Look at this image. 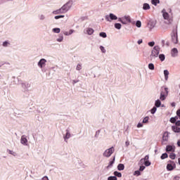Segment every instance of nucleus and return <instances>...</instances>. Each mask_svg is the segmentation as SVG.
Instances as JSON below:
<instances>
[{
  "label": "nucleus",
  "mask_w": 180,
  "mask_h": 180,
  "mask_svg": "<svg viewBox=\"0 0 180 180\" xmlns=\"http://www.w3.org/2000/svg\"><path fill=\"white\" fill-rule=\"evenodd\" d=\"M82 70V63H78L76 66L77 71H81Z\"/></svg>",
  "instance_id": "obj_27"
},
{
  "label": "nucleus",
  "mask_w": 180,
  "mask_h": 180,
  "mask_svg": "<svg viewBox=\"0 0 180 180\" xmlns=\"http://www.w3.org/2000/svg\"><path fill=\"white\" fill-rule=\"evenodd\" d=\"M20 143L23 146H27V139L26 138V136L23 135L21 136Z\"/></svg>",
  "instance_id": "obj_10"
},
{
  "label": "nucleus",
  "mask_w": 180,
  "mask_h": 180,
  "mask_svg": "<svg viewBox=\"0 0 180 180\" xmlns=\"http://www.w3.org/2000/svg\"><path fill=\"white\" fill-rule=\"evenodd\" d=\"M167 169L168 171H172L174 169V167L171 164H168L167 166Z\"/></svg>",
  "instance_id": "obj_33"
},
{
  "label": "nucleus",
  "mask_w": 180,
  "mask_h": 180,
  "mask_svg": "<svg viewBox=\"0 0 180 180\" xmlns=\"http://www.w3.org/2000/svg\"><path fill=\"white\" fill-rule=\"evenodd\" d=\"M100 50L101 51V53H106V49H105V47H103V46H100Z\"/></svg>",
  "instance_id": "obj_45"
},
{
  "label": "nucleus",
  "mask_w": 180,
  "mask_h": 180,
  "mask_svg": "<svg viewBox=\"0 0 180 180\" xmlns=\"http://www.w3.org/2000/svg\"><path fill=\"white\" fill-rule=\"evenodd\" d=\"M99 36L103 37V39L107 37L106 32H100Z\"/></svg>",
  "instance_id": "obj_41"
},
{
  "label": "nucleus",
  "mask_w": 180,
  "mask_h": 180,
  "mask_svg": "<svg viewBox=\"0 0 180 180\" xmlns=\"http://www.w3.org/2000/svg\"><path fill=\"white\" fill-rule=\"evenodd\" d=\"M159 58H160V61H164V60H165V55L160 54L159 55Z\"/></svg>",
  "instance_id": "obj_36"
},
{
  "label": "nucleus",
  "mask_w": 180,
  "mask_h": 180,
  "mask_svg": "<svg viewBox=\"0 0 180 180\" xmlns=\"http://www.w3.org/2000/svg\"><path fill=\"white\" fill-rule=\"evenodd\" d=\"M161 160H165V158H168V154L167 153H163L161 157H160Z\"/></svg>",
  "instance_id": "obj_38"
},
{
  "label": "nucleus",
  "mask_w": 180,
  "mask_h": 180,
  "mask_svg": "<svg viewBox=\"0 0 180 180\" xmlns=\"http://www.w3.org/2000/svg\"><path fill=\"white\" fill-rule=\"evenodd\" d=\"M108 180H117V177H116V176H109Z\"/></svg>",
  "instance_id": "obj_49"
},
{
  "label": "nucleus",
  "mask_w": 180,
  "mask_h": 180,
  "mask_svg": "<svg viewBox=\"0 0 180 180\" xmlns=\"http://www.w3.org/2000/svg\"><path fill=\"white\" fill-rule=\"evenodd\" d=\"M20 85H21V88H22L24 91H27V88H30V84H29V83L27 82H21Z\"/></svg>",
  "instance_id": "obj_9"
},
{
  "label": "nucleus",
  "mask_w": 180,
  "mask_h": 180,
  "mask_svg": "<svg viewBox=\"0 0 180 180\" xmlns=\"http://www.w3.org/2000/svg\"><path fill=\"white\" fill-rule=\"evenodd\" d=\"M150 158V157L148 156V155H146L144 158H142L140 160V162H144L146 161H148V159Z\"/></svg>",
  "instance_id": "obj_30"
},
{
  "label": "nucleus",
  "mask_w": 180,
  "mask_h": 180,
  "mask_svg": "<svg viewBox=\"0 0 180 180\" xmlns=\"http://www.w3.org/2000/svg\"><path fill=\"white\" fill-rule=\"evenodd\" d=\"M66 134L63 135V139L65 143L69 140V139H71V131H70V129H67L65 130Z\"/></svg>",
  "instance_id": "obj_7"
},
{
  "label": "nucleus",
  "mask_w": 180,
  "mask_h": 180,
  "mask_svg": "<svg viewBox=\"0 0 180 180\" xmlns=\"http://www.w3.org/2000/svg\"><path fill=\"white\" fill-rule=\"evenodd\" d=\"M157 112V107H153L151 110H150V112L152 115H154V113H155Z\"/></svg>",
  "instance_id": "obj_42"
},
{
  "label": "nucleus",
  "mask_w": 180,
  "mask_h": 180,
  "mask_svg": "<svg viewBox=\"0 0 180 180\" xmlns=\"http://www.w3.org/2000/svg\"><path fill=\"white\" fill-rule=\"evenodd\" d=\"M176 115L179 116V118L180 119V109L176 111Z\"/></svg>",
  "instance_id": "obj_56"
},
{
  "label": "nucleus",
  "mask_w": 180,
  "mask_h": 180,
  "mask_svg": "<svg viewBox=\"0 0 180 180\" xmlns=\"http://www.w3.org/2000/svg\"><path fill=\"white\" fill-rule=\"evenodd\" d=\"M143 11H148V9H150V4L147 3L143 4Z\"/></svg>",
  "instance_id": "obj_20"
},
{
  "label": "nucleus",
  "mask_w": 180,
  "mask_h": 180,
  "mask_svg": "<svg viewBox=\"0 0 180 180\" xmlns=\"http://www.w3.org/2000/svg\"><path fill=\"white\" fill-rule=\"evenodd\" d=\"M175 157H176V155L174 153H170L169 158H171V160H175Z\"/></svg>",
  "instance_id": "obj_47"
},
{
  "label": "nucleus",
  "mask_w": 180,
  "mask_h": 180,
  "mask_svg": "<svg viewBox=\"0 0 180 180\" xmlns=\"http://www.w3.org/2000/svg\"><path fill=\"white\" fill-rule=\"evenodd\" d=\"M168 139H169V134H168V132L166 131L163 134L162 141H168Z\"/></svg>",
  "instance_id": "obj_14"
},
{
  "label": "nucleus",
  "mask_w": 180,
  "mask_h": 180,
  "mask_svg": "<svg viewBox=\"0 0 180 180\" xmlns=\"http://www.w3.org/2000/svg\"><path fill=\"white\" fill-rule=\"evenodd\" d=\"M118 171H123L124 169V165L123 164H119L117 166Z\"/></svg>",
  "instance_id": "obj_25"
},
{
  "label": "nucleus",
  "mask_w": 180,
  "mask_h": 180,
  "mask_svg": "<svg viewBox=\"0 0 180 180\" xmlns=\"http://www.w3.org/2000/svg\"><path fill=\"white\" fill-rule=\"evenodd\" d=\"M52 13H53V15H60V14H61V13H64V11H63V8H60L56 10V11H53L52 12Z\"/></svg>",
  "instance_id": "obj_16"
},
{
  "label": "nucleus",
  "mask_w": 180,
  "mask_h": 180,
  "mask_svg": "<svg viewBox=\"0 0 180 180\" xmlns=\"http://www.w3.org/2000/svg\"><path fill=\"white\" fill-rule=\"evenodd\" d=\"M162 47H164V44H165V40H162Z\"/></svg>",
  "instance_id": "obj_59"
},
{
  "label": "nucleus",
  "mask_w": 180,
  "mask_h": 180,
  "mask_svg": "<svg viewBox=\"0 0 180 180\" xmlns=\"http://www.w3.org/2000/svg\"><path fill=\"white\" fill-rule=\"evenodd\" d=\"M164 90L165 91H162L160 92V101H165V99H167V96H168V88L165 87Z\"/></svg>",
  "instance_id": "obj_5"
},
{
  "label": "nucleus",
  "mask_w": 180,
  "mask_h": 180,
  "mask_svg": "<svg viewBox=\"0 0 180 180\" xmlns=\"http://www.w3.org/2000/svg\"><path fill=\"white\" fill-rule=\"evenodd\" d=\"M113 164H115V157H114L112 161H110V162H109V165H108V166L107 167V168H110V167H112V166L113 165Z\"/></svg>",
  "instance_id": "obj_39"
},
{
  "label": "nucleus",
  "mask_w": 180,
  "mask_h": 180,
  "mask_svg": "<svg viewBox=\"0 0 180 180\" xmlns=\"http://www.w3.org/2000/svg\"><path fill=\"white\" fill-rule=\"evenodd\" d=\"M52 32H53V33H60V32H61V30L60 28H53L52 30Z\"/></svg>",
  "instance_id": "obj_35"
},
{
  "label": "nucleus",
  "mask_w": 180,
  "mask_h": 180,
  "mask_svg": "<svg viewBox=\"0 0 180 180\" xmlns=\"http://www.w3.org/2000/svg\"><path fill=\"white\" fill-rule=\"evenodd\" d=\"M8 154H11V155H13V157H16V153L11 150H7Z\"/></svg>",
  "instance_id": "obj_34"
},
{
  "label": "nucleus",
  "mask_w": 180,
  "mask_h": 180,
  "mask_svg": "<svg viewBox=\"0 0 180 180\" xmlns=\"http://www.w3.org/2000/svg\"><path fill=\"white\" fill-rule=\"evenodd\" d=\"M94 29L92 28H86V30L84 31V33H86V34H89L91 36V34H94Z\"/></svg>",
  "instance_id": "obj_15"
},
{
  "label": "nucleus",
  "mask_w": 180,
  "mask_h": 180,
  "mask_svg": "<svg viewBox=\"0 0 180 180\" xmlns=\"http://www.w3.org/2000/svg\"><path fill=\"white\" fill-rule=\"evenodd\" d=\"M176 126H180V121H176Z\"/></svg>",
  "instance_id": "obj_57"
},
{
  "label": "nucleus",
  "mask_w": 180,
  "mask_h": 180,
  "mask_svg": "<svg viewBox=\"0 0 180 180\" xmlns=\"http://www.w3.org/2000/svg\"><path fill=\"white\" fill-rule=\"evenodd\" d=\"M134 175L135 176H139V175H141V173L140 172V170H136L134 172Z\"/></svg>",
  "instance_id": "obj_40"
},
{
  "label": "nucleus",
  "mask_w": 180,
  "mask_h": 180,
  "mask_svg": "<svg viewBox=\"0 0 180 180\" xmlns=\"http://www.w3.org/2000/svg\"><path fill=\"white\" fill-rule=\"evenodd\" d=\"M172 106H173V107L175 106V103H172Z\"/></svg>",
  "instance_id": "obj_63"
},
{
  "label": "nucleus",
  "mask_w": 180,
  "mask_h": 180,
  "mask_svg": "<svg viewBox=\"0 0 180 180\" xmlns=\"http://www.w3.org/2000/svg\"><path fill=\"white\" fill-rule=\"evenodd\" d=\"M160 50H161V48H160L159 46H155L153 47L150 55V60H155L158 58V56H160Z\"/></svg>",
  "instance_id": "obj_1"
},
{
  "label": "nucleus",
  "mask_w": 180,
  "mask_h": 180,
  "mask_svg": "<svg viewBox=\"0 0 180 180\" xmlns=\"http://www.w3.org/2000/svg\"><path fill=\"white\" fill-rule=\"evenodd\" d=\"M151 4L152 5H155V6H157V4H160V0H152Z\"/></svg>",
  "instance_id": "obj_31"
},
{
  "label": "nucleus",
  "mask_w": 180,
  "mask_h": 180,
  "mask_svg": "<svg viewBox=\"0 0 180 180\" xmlns=\"http://www.w3.org/2000/svg\"><path fill=\"white\" fill-rule=\"evenodd\" d=\"M115 153V147L112 146L111 148L106 149L103 153V157H105L106 158H109L112 154Z\"/></svg>",
  "instance_id": "obj_3"
},
{
  "label": "nucleus",
  "mask_w": 180,
  "mask_h": 180,
  "mask_svg": "<svg viewBox=\"0 0 180 180\" xmlns=\"http://www.w3.org/2000/svg\"><path fill=\"white\" fill-rule=\"evenodd\" d=\"M123 20H124L126 25H127V23H131V18H130L129 15L124 16Z\"/></svg>",
  "instance_id": "obj_12"
},
{
  "label": "nucleus",
  "mask_w": 180,
  "mask_h": 180,
  "mask_svg": "<svg viewBox=\"0 0 180 180\" xmlns=\"http://www.w3.org/2000/svg\"><path fill=\"white\" fill-rule=\"evenodd\" d=\"M149 27H150V29H154V27H155V22H154V21L150 22Z\"/></svg>",
  "instance_id": "obj_26"
},
{
  "label": "nucleus",
  "mask_w": 180,
  "mask_h": 180,
  "mask_svg": "<svg viewBox=\"0 0 180 180\" xmlns=\"http://www.w3.org/2000/svg\"><path fill=\"white\" fill-rule=\"evenodd\" d=\"M170 122H171V123H175V122H176V120H175L174 117H172V118H170Z\"/></svg>",
  "instance_id": "obj_52"
},
{
  "label": "nucleus",
  "mask_w": 180,
  "mask_h": 180,
  "mask_svg": "<svg viewBox=\"0 0 180 180\" xmlns=\"http://www.w3.org/2000/svg\"><path fill=\"white\" fill-rule=\"evenodd\" d=\"M137 127L139 128V129H140V127H143V124H141V123H138V124H137Z\"/></svg>",
  "instance_id": "obj_55"
},
{
  "label": "nucleus",
  "mask_w": 180,
  "mask_h": 180,
  "mask_svg": "<svg viewBox=\"0 0 180 180\" xmlns=\"http://www.w3.org/2000/svg\"><path fill=\"white\" fill-rule=\"evenodd\" d=\"M38 18H39V20H41V21L46 20V15L39 14V15H38Z\"/></svg>",
  "instance_id": "obj_22"
},
{
  "label": "nucleus",
  "mask_w": 180,
  "mask_h": 180,
  "mask_svg": "<svg viewBox=\"0 0 180 180\" xmlns=\"http://www.w3.org/2000/svg\"><path fill=\"white\" fill-rule=\"evenodd\" d=\"M172 130H173L174 133H180V128L176 126L172 127Z\"/></svg>",
  "instance_id": "obj_18"
},
{
  "label": "nucleus",
  "mask_w": 180,
  "mask_h": 180,
  "mask_svg": "<svg viewBox=\"0 0 180 180\" xmlns=\"http://www.w3.org/2000/svg\"><path fill=\"white\" fill-rule=\"evenodd\" d=\"M174 147H172V146H167L166 147V151L167 153H169V151H174Z\"/></svg>",
  "instance_id": "obj_23"
},
{
  "label": "nucleus",
  "mask_w": 180,
  "mask_h": 180,
  "mask_svg": "<svg viewBox=\"0 0 180 180\" xmlns=\"http://www.w3.org/2000/svg\"><path fill=\"white\" fill-rule=\"evenodd\" d=\"M114 175H115V176H117L118 178H122V173L119 172H115Z\"/></svg>",
  "instance_id": "obj_37"
},
{
  "label": "nucleus",
  "mask_w": 180,
  "mask_h": 180,
  "mask_svg": "<svg viewBox=\"0 0 180 180\" xmlns=\"http://www.w3.org/2000/svg\"><path fill=\"white\" fill-rule=\"evenodd\" d=\"M162 16L165 20H167L168 23H172V14L167 13L165 10L162 11Z\"/></svg>",
  "instance_id": "obj_2"
},
{
  "label": "nucleus",
  "mask_w": 180,
  "mask_h": 180,
  "mask_svg": "<svg viewBox=\"0 0 180 180\" xmlns=\"http://www.w3.org/2000/svg\"><path fill=\"white\" fill-rule=\"evenodd\" d=\"M144 165L146 167H150V165H151V162L149 160L145 161Z\"/></svg>",
  "instance_id": "obj_48"
},
{
  "label": "nucleus",
  "mask_w": 180,
  "mask_h": 180,
  "mask_svg": "<svg viewBox=\"0 0 180 180\" xmlns=\"http://www.w3.org/2000/svg\"><path fill=\"white\" fill-rule=\"evenodd\" d=\"M148 120H150V117H145L142 121V123H148Z\"/></svg>",
  "instance_id": "obj_32"
},
{
  "label": "nucleus",
  "mask_w": 180,
  "mask_h": 180,
  "mask_svg": "<svg viewBox=\"0 0 180 180\" xmlns=\"http://www.w3.org/2000/svg\"><path fill=\"white\" fill-rule=\"evenodd\" d=\"M172 57H178V49L176 48H174L171 51Z\"/></svg>",
  "instance_id": "obj_11"
},
{
  "label": "nucleus",
  "mask_w": 180,
  "mask_h": 180,
  "mask_svg": "<svg viewBox=\"0 0 180 180\" xmlns=\"http://www.w3.org/2000/svg\"><path fill=\"white\" fill-rule=\"evenodd\" d=\"M72 4H73L72 1H69L61 7L62 10L63 11V13H67V11L69 9H71L72 6Z\"/></svg>",
  "instance_id": "obj_4"
},
{
  "label": "nucleus",
  "mask_w": 180,
  "mask_h": 180,
  "mask_svg": "<svg viewBox=\"0 0 180 180\" xmlns=\"http://www.w3.org/2000/svg\"><path fill=\"white\" fill-rule=\"evenodd\" d=\"M105 19L107 22H112V20H117V16L113 13H110L105 16Z\"/></svg>",
  "instance_id": "obj_6"
},
{
  "label": "nucleus",
  "mask_w": 180,
  "mask_h": 180,
  "mask_svg": "<svg viewBox=\"0 0 180 180\" xmlns=\"http://www.w3.org/2000/svg\"><path fill=\"white\" fill-rule=\"evenodd\" d=\"M172 41L174 44H176L178 43V35H177V34H174L172 36Z\"/></svg>",
  "instance_id": "obj_13"
},
{
  "label": "nucleus",
  "mask_w": 180,
  "mask_h": 180,
  "mask_svg": "<svg viewBox=\"0 0 180 180\" xmlns=\"http://www.w3.org/2000/svg\"><path fill=\"white\" fill-rule=\"evenodd\" d=\"M141 43H143V39H139L138 41V44H141Z\"/></svg>",
  "instance_id": "obj_58"
},
{
  "label": "nucleus",
  "mask_w": 180,
  "mask_h": 180,
  "mask_svg": "<svg viewBox=\"0 0 180 180\" xmlns=\"http://www.w3.org/2000/svg\"><path fill=\"white\" fill-rule=\"evenodd\" d=\"M118 22H120L121 23H122V25H126V22L123 20V17L122 18H118Z\"/></svg>",
  "instance_id": "obj_43"
},
{
  "label": "nucleus",
  "mask_w": 180,
  "mask_h": 180,
  "mask_svg": "<svg viewBox=\"0 0 180 180\" xmlns=\"http://www.w3.org/2000/svg\"><path fill=\"white\" fill-rule=\"evenodd\" d=\"M179 164L180 165V158H179Z\"/></svg>",
  "instance_id": "obj_64"
},
{
  "label": "nucleus",
  "mask_w": 180,
  "mask_h": 180,
  "mask_svg": "<svg viewBox=\"0 0 180 180\" xmlns=\"http://www.w3.org/2000/svg\"><path fill=\"white\" fill-rule=\"evenodd\" d=\"M164 75L165 81H168V76L169 75V72L167 70H164Z\"/></svg>",
  "instance_id": "obj_19"
},
{
  "label": "nucleus",
  "mask_w": 180,
  "mask_h": 180,
  "mask_svg": "<svg viewBox=\"0 0 180 180\" xmlns=\"http://www.w3.org/2000/svg\"><path fill=\"white\" fill-rule=\"evenodd\" d=\"M179 116H178V115L174 117V120H176H176L179 119Z\"/></svg>",
  "instance_id": "obj_60"
},
{
  "label": "nucleus",
  "mask_w": 180,
  "mask_h": 180,
  "mask_svg": "<svg viewBox=\"0 0 180 180\" xmlns=\"http://www.w3.org/2000/svg\"><path fill=\"white\" fill-rule=\"evenodd\" d=\"M125 146H126V147H129L130 146V142L129 141H127L125 142Z\"/></svg>",
  "instance_id": "obj_54"
},
{
  "label": "nucleus",
  "mask_w": 180,
  "mask_h": 180,
  "mask_svg": "<svg viewBox=\"0 0 180 180\" xmlns=\"http://www.w3.org/2000/svg\"><path fill=\"white\" fill-rule=\"evenodd\" d=\"M3 47H9L11 46V41H4L2 44Z\"/></svg>",
  "instance_id": "obj_21"
},
{
  "label": "nucleus",
  "mask_w": 180,
  "mask_h": 180,
  "mask_svg": "<svg viewBox=\"0 0 180 180\" xmlns=\"http://www.w3.org/2000/svg\"><path fill=\"white\" fill-rule=\"evenodd\" d=\"M136 27H141V21L140 20L136 21Z\"/></svg>",
  "instance_id": "obj_46"
},
{
  "label": "nucleus",
  "mask_w": 180,
  "mask_h": 180,
  "mask_svg": "<svg viewBox=\"0 0 180 180\" xmlns=\"http://www.w3.org/2000/svg\"><path fill=\"white\" fill-rule=\"evenodd\" d=\"M155 44V42L150 41L148 43V45L150 46V47H154V45Z\"/></svg>",
  "instance_id": "obj_50"
},
{
  "label": "nucleus",
  "mask_w": 180,
  "mask_h": 180,
  "mask_svg": "<svg viewBox=\"0 0 180 180\" xmlns=\"http://www.w3.org/2000/svg\"><path fill=\"white\" fill-rule=\"evenodd\" d=\"M144 169H146V166H141L139 167V171H144Z\"/></svg>",
  "instance_id": "obj_53"
},
{
  "label": "nucleus",
  "mask_w": 180,
  "mask_h": 180,
  "mask_svg": "<svg viewBox=\"0 0 180 180\" xmlns=\"http://www.w3.org/2000/svg\"><path fill=\"white\" fill-rule=\"evenodd\" d=\"M114 26L115 29H117L118 30H120L122 29V24L120 23H115Z\"/></svg>",
  "instance_id": "obj_29"
},
{
  "label": "nucleus",
  "mask_w": 180,
  "mask_h": 180,
  "mask_svg": "<svg viewBox=\"0 0 180 180\" xmlns=\"http://www.w3.org/2000/svg\"><path fill=\"white\" fill-rule=\"evenodd\" d=\"M177 146H178L179 147H180V140H179V141H177Z\"/></svg>",
  "instance_id": "obj_61"
},
{
  "label": "nucleus",
  "mask_w": 180,
  "mask_h": 180,
  "mask_svg": "<svg viewBox=\"0 0 180 180\" xmlns=\"http://www.w3.org/2000/svg\"><path fill=\"white\" fill-rule=\"evenodd\" d=\"M148 68H149V70H153L154 68H155L154 64H153V63H149V64H148Z\"/></svg>",
  "instance_id": "obj_44"
},
{
  "label": "nucleus",
  "mask_w": 180,
  "mask_h": 180,
  "mask_svg": "<svg viewBox=\"0 0 180 180\" xmlns=\"http://www.w3.org/2000/svg\"><path fill=\"white\" fill-rule=\"evenodd\" d=\"M74 32H75L74 30H70L69 31H65L63 32V34L65 36H71V34H72V33H74Z\"/></svg>",
  "instance_id": "obj_17"
},
{
  "label": "nucleus",
  "mask_w": 180,
  "mask_h": 180,
  "mask_svg": "<svg viewBox=\"0 0 180 180\" xmlns=\"http://www.w3.org/2000/svg\"><path fill=\"white\" fill-rule=\"evenodd\" d=\"M63 40H64V36L63 35H59L58 38L56 39V41H58V43H61Z\"/></svg>",
  "instance_id": "obj_28"
},
{
  "label": "nucleus",
  "mask_w": 180,
  "mask_h": 180,
  "mask_svg": "<svg viewBox=\"0 0 180 180\" xmlns=\"http://www.w3.org/2000/svg\"><path fill=\"white\" fill-rule=\"evenodd\" d=\"M77 82H78V81H75V80H73V81H72V83H73V84H77Z\"/></svg>",
  "instance_id": "obj_62"
},
{
  "label": "nucleus",
  "mask_w": 180,
  "mask_h": 180,
  "mask_svg": "<svg viewBox=\"0 0 180 180\" xmlns=\"http://www.w3.org/2000/svg\"><path fill=\"white\" fill-rule=\"evenodd\" d=\"M46 63H47V60L44 58H41L39 62H38V67L39 68H44L46 67Z\"/></svg>",
  "instance_id": "obj_8"
},
{
  "label": "nucleus",
  "mask_w": 180,
  "mask_h": 180,
  "mask_svg": "<svg viewBox=\"0 0 180 180\" xmlns=\"http://www.w3.org/2000/svg\"><path fill=\"white\" fill-rule=\"evenodd\" d=\"M155 108H160V106H161V101H160V99L155 101Z\"/></svg>",
  "instance_id": "obj_24"
},
{
  "label": "nucleus",
  "mask_w": 180,
  "mask_h": 180,
  "mask_svg": "<svg viewBox=\"0 0 180 180\" xmlns=\"http://www.w3.org/2000/svg\"><path fill=\"white\" fill-rule=\"evenodd\" d=\"M61 18H64V15H56L54 17V18L56 19V20L61 19Z\"/></svg>",
  "instance_id": "obj_51"
}]
</instances>
